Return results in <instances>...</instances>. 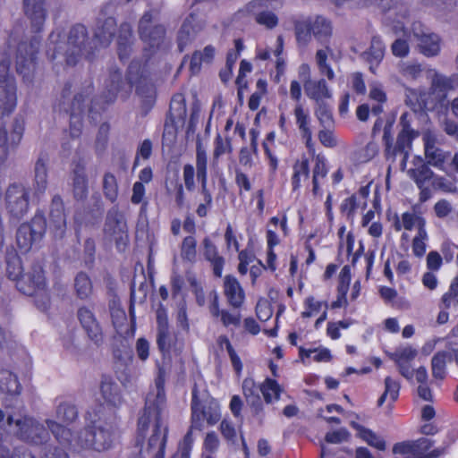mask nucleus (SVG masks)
Instances as JSON below:
<instances>
[{"label": "nucleus", "instance_id": "20e7f679", "mask_svg": "<svg viewBox=\"0 0 458 458\" xmlns=\"http://www.w3.org/2000/svg\"><path fill=\"white\" fill-rule=\"evenodd\" d=\"M95 45L91 46L87 27L81 23L72 25L64 40V31L54 30L47 43V56L54 66L62 64L64 68L75 66L81 56L92 60L95 55Z\"/></svg>", "mask_w": 458, "mask_h": 458}, {"label": "nucleus", "instance_id": "7c9ffc66", "mask_svg": "<svg viewBox=\"0 0 458 458\" xmlns=\"http://www.w3.org/2000/svg\"><path fill=\"white\" fill-rule=\"evenodd\" d=\"M307 97L316 102H320L332 98V92L324 78L318 80L308 79L303 83Z\"/></svg>", "mask_w": 458, "mask_h": 458}, {"label": "nucleus", "instance_id": "5fc2aeb1", "mask_svg": "<svg viewBox=\"0 0 458 458\" xmlns=\"http://www.w3.org/2000/svg\"><path fill=\"white\" fill-rule=\"evenodd\" d=\"M293 115L295 117V123L300 134L312 131L310 112L302 104L295 105L293 108Z\"/></svg>", "mask_w": 458, "mask_h": 458}, {"label": "nucleus", "instance_id": "9b49d317", "mask_svg": "<svg viewBox=\"0 0 458 458\" xmlns=\"http://www.w3.org/2000/svg\"><path fill=\"white\" fill-rule=\"evenodd\" d=\"M433 442L427 437L416 440H404L393 445L392 453L394 458H438L443 450L432 449Z\"/></svg>", "mask_w": 458, "mask_h": 458}, {"label": "nucleus", "instance_id": "393cba45", "mask_svg": "<svg viewBox=\"0 0 458 458\" xmlns=\"http://www.w3.org/2000/svg\"><path fill=\"white\" fill-rule=\"evenodd\" d=\"M177 344L176 335H172L166 317L157 316V345L163 356L169 354L175 349Z\"/></svg>", "mask_w": 458, "mask_h": 458}, {"label": "nucleus", "instance_id": "c85d7f7f", "mask_svg": "<svg viewBox=\"0 0 458 458\" xmlns=\"http://www.w3.org/2000/svg\"><path fill=\"white\" fill-rule=\"evenodd\" d=\"M132 46V27L129 22H123L119 26L117 37V54L121 62H125L130 58Z\"/></svg>", "mask_w": 458, "mask_h": 458}, {"label": "nucleus", "instance_id": "bf43d9fd", "mask_svg": "<svg viewBox=\"0 0 458 458\" xmlns=\"http://www.w3.org/2000/svg\"><path fill=\"white\" fill-rule=\"evenodd\" d=\"M233 152L232 140L229 137L223 138L217 133L214 139L213 158L218 160L225 154Z\"/></svg>", "mask_w": 458, "mask_h": 458}, {"label": "nucleus", "instance_id": "412c9836", "mask_svg": "<svg viewBox=\"0 0 458 458\" xmlns=\"http://www.w3.org/2000/svg\"><path fill=\"white\" fill-rule=\"evenodd\" d=\"M0 458H36L32 452L24 446H17L10 451L5 446L0 447ZM40 458H70L69 454L59 446H50Z\"/></svg>", "mask_w": 458, "mask_h": 458}, {"label": "nucleus", "instance_id": "f8f14e48", "mask_svg": "<svg viewBox=\"0 0 458 458\" xmlns=\"http://www.w3.org/2000/svg\"><path fill=\"white\" fill-rule=\"evenodd\" d=\"M104 233L113 240L118 251H124L129 244L127 223L118 207L111 208L106 216Z\"/></svg>", "mask_w": 458, "mask_h": 458}, {"label": "nucleus", "instance_id": "a878e982", "mask_svg": "<svg viewBox=\"0 0 458 458\" xmlns=\"http://www.w3.org/2000/svg\"><path fill=\"white\" fill-rule=\"evenodd\" d=\"M100 392L106 405L113 408L114 411L123 404V398L120 387L111 376H102Z\"/></svg>", "mask_w": 458, "mask_h": 458}, {"label": "nucleus", "instance_id": "b1692460", "mask_svg": "<svg viewBox=\"0 0 458 458\" xmlns=\"http://www.w3.org/2000/svg\"><path fill=\"white\" fill-rule=\"evenodd\" d=\"M223 290L228 305L233 310H240L245 301V293L237 278L232 275H226Z\"/></svg>", "mask_w": 458, "mask_h": 458}, {"label": "nucleus", "instance_id": "a211bd4d", "mask_svg": "<svg viewBox=\"0 0 458 458\" xmlns=\"http://www.w3.org/2000/svg\"><path fill=\"white\" fill-rule=\"evenodd\" d=\"M423 142L426 162L439 170L448 173L445 165L451 157V152L445 151L437 147V139L433 135H425Z\"/></svg>", "mask_w": 458, "mask_h": 458}, {"label": "nucleus", "instance_id": "338daca9", "mask_svg": "<svg viewBox=\"0 0 458 458\" xmlns=\"http://www.w3.org/2000/svg\"><path fill=\"white\" fill-rule=\"evenodd\" d=\"M441 303L445 310L450 309L453 304H458V282H453L448 292L443 294Z\"/></svg>", "mask_w": 458, "mask_h": 458}, {"label": "nucleus", "instance_id": "603ef678", "mask_svg": "<svg viewBox=\"0 0 458 458\" xmlns=\"http://www.w3.org/2000/svg\"><path fill=\"white\" fill-rule=\"evenodd\" d=\"M74 289L77 297L81 300H86L92 294V282L90 277L85 272H80L75 276Z\"/></svg>", "mask_w": 458, "mask_h": 458}, {"label": "nucleus", "instance_id": "5701e85b", "mask_svg": "<svg viewBox=\"0 0 458 458\" xmlns=\"http://www.w3.org/2000/svg\"><path fill=\"white\" fill-rule=\"evenodd\" d=\"M175 110L176 116L180 119H184L186 116V103L184 96L182 93H176L172 97L170 103V111L167 115L165 124H164V132L163 137H166L167 135H171L172 137H175L177 129L175 123V116L173 114L172 111Z\"/></svg>", "mask_w": 458, "mask_h": 458}, {"label": "nucleus", "instance_id": "69168bd1", "mask_svg": "<svg viewBox=\"0 0 458 458\" xmlns=\"http://www.w3.org/2000/svg\"><path fill=\"white\" fill-rule=\"evenodd\" d=\"M334 128L323 127L318 133V140L325 148H333L337 146V139L335 135Z\"/></svg>", "mask_w": 458, "mask_h": 458}, {"label": "nucleus", "instance_id": "72a5a7b5", "mask_svg": "<svg viewBox=\"0 0 458 458\" xmlns=\"http://www.w3.org/2000/svg\"><path fill=\"white\" fill-rule=\"evenodd\" d=\"M413 167L408 172L410 178L415 182L416 185L427 184L435 177V173L429 167L423 158L415 157L413 159Z\"/></svg>", "mask_w": 458, "mask_h": 458}, {"label": "nucleus", "instance_id": "4be33fe9", "mask_svg": "<svg viewBox=\"0 0 458 458\" xmlns=\"http://www.w3.org/2000/svg\"><path fill=\"white\" fill-rule=\"evenodd\" d=\"M49 226L55 236H63L66 229L64 204L60 195H55L49 210Z\"/></svg>", "mask_w": 458, "mask_h": 458}, {"label": "nucleus", "instance_id": "f3484780", "mask_svg": "<svg viewBox=\"0 0 458 458\" xmlns=\"http://www.w3.org/2000/svg\"><path fill=\"white\" fill-rule=\"evenodd\" d=\"M117 23L113 16H106L100 13L97 18L96 27L94 29L93 45L95 48L107 47L114 39Z\"/></svg>", "mask_w": 458, "mask_h": 458}, {"label": "nucleus", "instance_id": "6e6d98bb", "mask_svg": "<svg viewBox=\"0 0 458 458\" xmlns=\"http://www.w3.org/2000/svg\"><path fill=\"white\" fill-rule=\"evenodd\" d=\"M448 353L445 351L437 352L431 360L432 376L436 379L443 380L446 376V360Z\"/></svg>", "mask_w": 458, "mask_h": 458}, {"label": "nucleus", "instance_id": "dca6fc26", "mask_svg": "<svg viewBox=\"0 0 458 458\" xmlns=\"http://www.w3.org/2000/svg\"><path fill=\"white\" fill-rule=\"evenodd\" d=\"M93 91V83L90 81L87 88V95L77 93L71 104L69 109L65 112L70 114V135L72 139L79 138L81 135L83 128V114L85 111L86 97Z\"/></svg>", "mask_w": 458, "mask_h": 458}, {"label": "nucleus", "instance_id": "79ce46f5", "mask_svg": "<svg viewBox=\"0 0 458 458\" xmlns=\"http://www.w3.org/2000/svg\"><path fill=\"white\" fill-rule=\"evenodd\" d=\"M259 392L262 394L264 402L267 404H271L277 402L284 391L283 387L276 379L266 377L265 380L259 386Z\"/></svg>", "mask_w": 458, "mask_h": 458}, {"label": "nucleus", "instance_id": "774afa93", "mask_svg": "<svg viewBox=\"0 0 458 458\" xmlns=\"http://www.w3.org/2000/svg\"><path fill=\"white\" fill-rule=\"evenodd\" d=\"M259 386L253 378L246 377L243 380L242 393L247 403L250 402L251 400H255L256 396H259Z\"/></svg>", "mask_w": 458, "mask_h": 458}, {"label": "nucleus", "instance_id": "6ab92c4d", "mask_svg": "<svg viewBox=\"0 0 458 458\" xmlns=\"http://www.w3.org/2000/svg\"><path fill=\"white\" fill-rule=\"evenodd\" d=\"M86 171V164L83 158L79 157L72 161V194L77 201H85L89 196V180Z\"/></svg>", "mask_w": 458, "mask_h": 458}, {"label": "nucleus", "instance_id": "f03ea898", "mask_svg": "<svg viewBox=\"0 0 458 458\" xmlns=\"http://www.w3.org/2000/svg\"><path fill=\"white\" fill-rule=\"evenodd\" d=\"M165 373L160 369L155 377L156 391L148 393L139 411L135 446L138 452L129 458H165L169 426L165 419L167 408Z\"/></svg>", "mask_w": 458, "mask_h": 458}, {"label": "nucleus", "instance_id": "13d9d810", "mask_svg": "<svg viewBox=\"0 0 458 458\" xmlns=\"http://www.w3.org/2000/svg\"><path fill=\"white\" fill-rule=\"evenodd\" d=\"M35 182L36 191L43 193L47 185V160L44 157H38L35 165Z\"/></svg>", "mask_w": 458, "mask_h": 458}, {"label": "nucleus", "instance_id": "cd10ccee", "mask_svg": "<svg viewBox=\"0 0 458 458\" xmlns=\"http://www.w3.org/2000/svg\"><path fill=\"white\" fill-rule=\"evenodd\" d=\"M314 165L312 168L311 183L312 195L321 198L323 191L321 189V180H324L329 172L328 163L326 156L318 153L313 158Z\"/></svg>", "mask_w": 458, "mask_h": 458}, {"label": "nucleus", "instance_id": "a18cd8bd", "mask_svg": "<svg viewBox=\"0 0 458 458\" xmlns=\"http://www.w3.org/2000/svg\"><path fill=\"white\" fill-rule=\"evenodd\" d=\"M275 141L276 132L274 131H271L268 133H267L266 138L262 142V148L264 149V154L267 160L268 170L270 174H276L279 165V160L271 148V146H275Z\"/></svg>", "mask_w": 458, "mask_h": 458}, {"label": "nucleus", "instance_id": "680f3d73", "mask_svg": "<svg viewBox=\"0 0 458 458\" xmlns=\"http://www.w3.org/2000/svg\"><path fill=\"white\" fill-rule=\"evenodd\" d=\"M324 304L326 307H327V302L318 301L312 295L308 296L304 300V302H303L304 310L301 313V317L302 318H311L312 316L318 314L321 310L322 306Z\"/></svg>", "mask_w": 458, "mask_h": 458}, {"label": "nucleus", "instance_id": "052dcab7", "mask_svg": "<svg viewBox=\"0 0 458 458\" xmlns=\"http://www.w3.org/2000/svg\"><path fill=\"white\" fill-rule=\"evenodd\" d=\"M359 208L358 196L356 193L345 198L340 205V212L347 220L352 221Z\"/></svg>", "mask_w": 458, "mask_h": 458}, {"label": "nucleus", "instance_id": "de8ad7c7", "mask_svg": "<svg viewBox=\"0 0 458 458\" xmlns=\"http://www.w3.org/2000/svg\"><path fill=\"white\" fill-rule=\"evenodd\" d=\"M180 256L184 263L193 265L197 261V240L193 235L185 236L180 245Z\"/></svg>", "mask_w": 458, "mask_h": 458}, {"label": "nucleus", "instance_id": "4d7b16f0", "mask_svg": "<svg viewBox=\"0 0 458 458\" xmlns=\"http://www.w3.org/2000/svg\"><path fill=\"white\" fill-rule=\"evenodd\" d=\"M110 129V124L106 122L101 123L98 128L94 143L95 153L98 157H102L107 148Z\"/></svg>", "mask_w": 458, "mask_h": 458}, {"label": "nucleus", "instance_id": "f704fd0d", "mask_svg": "<svg viewBox=\"0 0 458 458\" xmlns=\"http://www.w3.org/2000/svg\"><path fill=\"white\" fill-rule=\"evenodd\" d=\"M386 46L381 37L375 35L371 38L370 46L364 53L366 60L369 64V71L375 73V68L377 67L384 59Z\"/></svg>", "mask_w": 458, "mask_h": 458}, {"label": "nucleus", "instance_id": "9d476101", "mask_svg": "<svg viewBox=\"0 0 458 458\" xmlns=\"http://www.w3.org/2000/svg\"><path fill=\"white\" fill-rule=\"evenodd\" d=\"M191 428L199 431L204 428L205 420L209 426H214L221 419L219 403L210 395L204 399H199L196 386H194L191 391Z\"/></svg>", "mask_w": 458, "mask_h": 458}, {"label": "nucleus", "instance_id": "39448f33", "mask_svg": "<svg viewBox=\"0 0 458 458\" xmlns=\"http://www.w3.org/2000/svg\"><path fill=\"white\" fill-rule=\"evenodd\" d=\"M458 88V73L447 76L435 72L428 90L411 91L409 104L416 111L433 112L447 108V97L450 91Z\"/></svg>", "mask_w": 458, "mask_h": 458}, {"label": "nucleus", "instance_id": "58836bf2", "mask_svg": "<svg viewBox=\"0 0 458 458\" xmlns=\"http://www.w3.org/2000/svg\"><path fill=\"white\" fill-rule=\"evenodd\" d=\"M267 240V266H265L260 260L259 264L264 269H269L271 272L276 270V259L277 256L275 252V247L280 243L278 235L274 230L267 229L266 232Z\"/></svg>", "mask_w": 458, "mask_h": 458}, {"label": "nucleus", "instance_id": "ea45409f", "mask_svg": "<svg viewBox=\"0 0 458 458\" xmlns=\"http://www.w3.org/2000/svg\"><path fill=\"white\" fill-rule=\"evenodd\" d=\"M21 385L18 377L9 369H0V393L9 395L21 394Z\"/></svg>", "mask_w": 458, "mask_h": 458}, {"label": "nucleus", "instance_id": "a19ab883", "mask_svg": "<svg viewBox=\"0 0 458 458\" xmlns=\"http://www.w3.org/2000/svg\"><path fill=\"white\" fill-rule=\"evenodd\" d=\"M333 28L330 20L322 16L317 15L312 20V35L320 43H328L332 36Z\"/></svg>", "mask_w": 458, "mask_h": 458}, {"label": "nucleus", "instance_id": "c756f323", "mask_svg": "<svg viewBox=\"0 0 458 458\" xmlns=\"http://www.w3.org/2000/svg\"><path fill=\"white\" fill-rule=\"evenodd\" d=\"M196 14L191 13L183 21L178 34H177V46L180 53H182L186 47L191 43L195 35L200 30L201 27L195 23Z\"/></svg>", "mask_w": 458, "mask_h": 458}, {"label": "nucleus", "instance_id": "4468645a", "mask_svg": "<svg viewBox=\"0 0 458 458\" xmlns=\"http://www.w3.org/2000/svg\"><path fill=\"white\" fill-rule=\"evenodd\" d=\"M77 318L89 340L95 346L101 347L105 343V334L93 310L87 306H81L77 310Z\"/></svg>", "mask_w": 458, "mask_h": 458}, {"label": "nucleus", "instance_id": "c03bdc74", "mask_svg": "<svg viewBox=\"0 0 458 458\" xmlns=\"http://www.w3.org/2000/svg\"><path fill=\"white\" fill-rule=\"evenodd\" d=\"M5 263L7 277L16 282L23 274V267L21 259L15 250H7Z\"/></svg>", "mask_w": 458, "mask_h": 458}, {"label": "nucleus", "instance_id": "f257e3e1", "mask_svg": "<svg viewBox=\"0 0 458 458\" xmlns=\"http://www.w3.org/2000/svg\"><path fill=\"white\" fill-rule=\"evenodd\" d=\"M138 34L145 44V61L133 59L127 69L125 80L123 73L116 66L110 68L108 77L105 80V89L100 95L91 100L89 112L90 117L95 120V114L105 111L114 103L118 95L126 99L131 93L133 87L137 95L144 98V101L152 106L156 101V86L151 79L148 68V60L159 51L166 50L169 47L166 38V28L162 23L154 21L151 10L144 12L138 23Z\"/></svg>", "mask_w": 458, "mask_h": 458}, {"label": "nucleus", "instance_id": "7ed1b4c3", "mask_svg": "<svg viewBox=\"0 0 458 458\" xmlns=\"http://www.w3.org/2000/svg\"><path fill=\"white\" fill-rule=\"evenodd\" d=\"M105 406L98 404L89 409L85 414L86 425L76 437L72 431L52 419L45 420L55 440L62 445L68 446L73 452L84 451L106 452L114 446L115 428L104 420Z\"/></svg>", "mask_w": 458, "mask_h": 458}, {"label": "nucleus", "instance_id": "ddd939ff", "mask_svg": "<svg viewBox=\"0 0 458 458\" xmlns=\"http://www.w3.org/2000/svg\"><path fill=\"white\" fill-rule=\"evenodd\" d=\"M29 188L21 183H12L5 191V209L11 219L21 220L29 211L30 207Z\"/></svg>", "mask_w": 458, "mask_h": 458}, {"label": "nucleus", "instance_id": "e2e57ef3", "mask_svg": "<svg viewBox=\"0 0 458 458\" xmlns=\"http://www.w3.org/2000/svg\"><path fill=\"white\" fill-rule=\"evenodd\" d=\"M428 238L427 232L425 228H419L417 234L412 240V252L413 254L418 257L421 258L425 255L427 250V245L425 241Z\"/></svg>", "mask_w": 458, "mask_h": 458}, {"label": "nucleus", "instance_id": "bb28decb", "mask_svg": "<svg viewBox=\"0 0 458 458\" xmlns=\"http://www.w3.org/2000/svg\"><path fill=\"white\" fill-rule=\"evenodd\" d=\"M210 301L208 310L213 318H220L225 327L230 326L239 327L241 325V314H233L227 310H221L219 305V297L216 291L209 293Z\"/></svg>", "mask_w": 458, "mask_h": 458}, {"label": "nucleus", "instance_id": "0eeeda50", "mask_svg": "<svg viewBox=\"0 0 458 458\" xmlns=\"http://www.w3.org/2000/svg\"><path fill=\"white\" fill-rule=\"evenodd\" d=\"M7 425H14V436L30 445H43L50 439L51 430L48 426L45 427L34 417L22 413L21 411L9 412L6 411Z\"/></svg>", "mask_w": 458, "mask_h": 458}, {"label": "nucleus", "instance_id": "2f4dec72", "mask_svg": "<svg viewBox=\"0 0 458 458\" xmlns=\"http://www.w3.org/2000/svg\"><path fill=\"white\" fill-rule=\"evenodd\" d=\"M202 246L204 258L210 262L214 276L221 277L225 266L224 257L219 254L217 247L209 237L207 236L203 239Z\"/></svg>", "mask_w": 458, "mask_h": 458}, {"label": "nucleus", "instance_id": "6e6552de", "mask_svg": "<svg viewBox=\"0 0 458 458\" xmlns=\"http://www.w3.org/2000/svg\"><path fill=\"white\" fill-rule=\"evenodd\" d=\"M16 288L19 292L28 296L40 295V299L35 300L36 306L43 311L50 307V297L47 293V279L43 266L39 261L32 263L30 269L22 274L16 281Z\"/></svg>", "mask_w": 458, "mask_h": 458}, {"label": "nucleus", "instance_id": "8fccbe9b", "mask_svg": "<svg viewBox=\"0 0 458 458\" xmlns=\"http://www.w3.org/2000/svg\"><path fill=\"white\" fill-rule=\"evenodd\" d=\"M355 428L357 429L358 436L369 445L379 451L386 449V445L385 439L377 435L373 430L359 424L356 425Z\"/></svg>", "mask_w": 458, "mask_h": 458}, {"label": "nucleus", "instance_id": "2eb2a0df", "mask_svg": "<svg viewBox=\"0 0 458 458\" xmlns=\"http://www.w3.org/2000/svg\"><path fill=\"white\" fill-rule=\"evenodd\" d=\"M271 3L272 0H251L245 5L246 13L267 30L275 29L279 22L277 15L271 10Z\"/></svg>", "mask_w": 458, "mask_h": 458}, {"label": "nucleus", "instance_id": "aec40b11", "mask_svg": "<svg viewBox=\"0 0 458 458\" xmlns=\"http://www.w3.org/2000/svg\"><path fill=\"white\" fill-rule=\"evenodd\" d=\"M46 5V0H23L24 13L36 34L43 30L47 13Z\"/></svg>", "mask_w": 458, "mask_h": 458}, {"label": "nucleus", "instance_id": "3c124183", "mask_svg": "<svg viewBox=\"0 0 458 458\" xmlns=\"http://www.w3.org/2000/svg\"><path fill=\"white\" fill-rule=\"evenodd\" d=\"M217 344L220 348L225 347L230 358L232 366L237 376H240L243 369V364L240 356L237 354L229 338L225 335H222L217 338Z\"/></svg>", "mask_w": 458, "mask_h": 458}, {"label": "nucleus", "instance_id": "4c0bfd02", "mask_svg": "<svg viewBox=\"0 0 458 458\" xmlns=\"http://www.w3.org/2000/svg\"><path fill=\"white\" fill-rule=\"evenodd\" d=\"M112 354L114 360L116 364L121 366H128L132 362L133 352L127 339L124 337H118L113 344Z\"/></svg>", "mask_w": 458, "mask_h": 458}, {"label": "nucleus", "instance_id": "e433bc0d", "mask_svg": "<svg viewBox=\"0 0 458 458\" xmlns=\"http://www.w3.org/2000/svg\"><path fill=\"white\" fill-rule=\"evenodd\" d=\"M310 174V159L303 155L293 165V174L291 177L292 192L299 191L302 186V180H307Z\"/></svg>", "mask_w": 458, "mask_h": 458}, {"label": "nucleus", "instance_id": "1a4fd4ad", "mask_svg": "<svg viewBox=\"0 0 458 458\" xmlns=\"http://www.w3.org/2000/svg\"><path fill=\"white\" fill-rule=\"evenodd\" d=\"M47 228V218L42 210L38 209L29 222L21 223L16 231V244L19 250L26 254L33 248L40 246Z\"/></svg>", "mask_w": 458, "mask_h": 458}, {"label": "nucleus", "instance_id": "864d4df0", "mask_svg": "<svg viewBox=\"0 0 458 458\" xmlns=\"http://www.w3.org/2000/svg\"><path fill=\"white\" fill-rule=\"evenodd\" d=\"M102 184L105 198L111 203H114L117 200L119 195V188L116 176L111 172L105 173Z\"/></svg>", "mask_w": 458, "mask_h": 458}, {"label": "nucleus", "instance_id": "0e129e2a", "mask_svg": "<svg viewBox=\"0 0 458 458\" xmlns=\"http://www.w3.org/2000/svg\"><path fill=\"white\" fill-rule=\"evenodd\" d=\"M350 87L353 93L358 96H364L367 93L364 75L360 72L351 73L349 77Z\"/></svg>", "mask_w": 458, "mask_h": 458}, {"label": "nucleus", "instance_id": "423d86ee", "mask_svg": "<svg viewBox=\"0 0 458 458\" xmlns=\"http://www.w3.org/2000/svg\"><path fill=\"white\" fill-rule=\"evenodd\" d=\"M412 114L404 112L401 114L399 123L402 127L397 134L396 141L393 143V137L389 126H386L383 131V142L385 145V158L394 164L398 158L400 166L405 169L412 148V141L418 136V131L411 127Z\"/></svg>", "mask_w": 458, "mask_h": 458}, {"label": "nucleus", "instance_id": "37998d69", "mask_svg": "<svg viewBox=\"0 0 458 458\" xmlns=\"http://www.w3.org/2000/svg\"><path fill=\"white\" fill-rule=\"evenodd\" d=\"M296 41L301 45H307L312 36V19H296L293 21Z\"/></svg>", "mask_w": 458, "mask_h": 458}, {"label": "nucleus", "instance_id": "09e8293b", "mask_svg": "<svg viewBox=\"0 0 458 458\" xmlns=\"http://www.w3.org/2000/svg\"><path fill=\"white\" fill-rule=\"evenodd\" d=\"M420 52L426 56H435L440 52V38L437 35L423 34L420 38Z\"/></svg>", "mask_w": 458, "mask_h": 458}, {"label": "nucleus", "instance_id": "473e14b6", "mask_svg": "<svg viewBox=\"0 0 458 458\" xmlns=\"http://www.w3.org/2000/svg\"><path fill=\"white\" fill-rule=\"evenodd\" d=\"M417 206H413V211H416ZM426 221L423 216L420 215H416L415 212L411 213L406 211L402 214V216H398V214H394L393 216V227L395 232H400L403 229L406 231L413 230L415 225H418L419 228H425Z\"/></svg>", "mask_w": 458, "mask_h": 458}, {"label": "nucleus", "instance_id": "49530a36", "mask_svg": "<svg viewBox=\"0 0 458 458\" xmlns=\"http://www.w3.org/2000/svg\"><path fill=\"white\" fill-rule=\"evenodd\" d=\"M328 53H332V49L329 46H327L326 49H318L316 52L315 59L319 74L326 76L328 81H333L335 79V73L327 62Z\"/></svg>", "mask_w": 458, "mask_h": 458}, {"label": "nucleus", "instance_id": "c9c22d12", "mask_svg": "<svg viewBox=\"0 0 458 458\" xmlns=\"http://www.w3.org/2000/svg\"><path fill=\"white\" fill-rule=\"evenodd\" d=\"M55 418L59 420V424L68 428L76 422L79 419V411L72 402L62 400L59 401L55 407ZM58 423V421H56Z\"/></svg>", "mask_w": 458, "mask_h": 458}]
</instances>
